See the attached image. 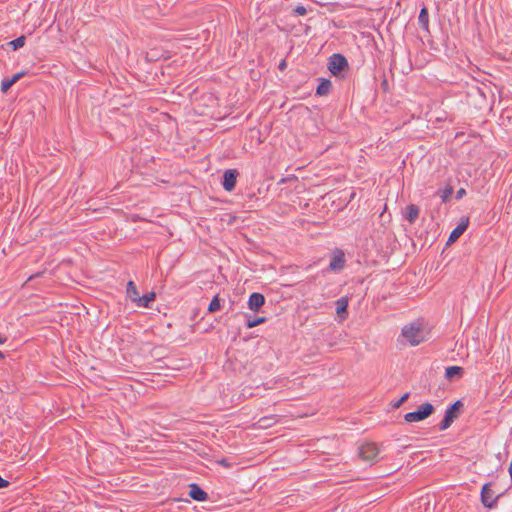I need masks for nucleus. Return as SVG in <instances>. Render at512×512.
<instances>
[{"instance_id": "1", "label": "nucleus", "mask_w": 512, "mask_h": 512, "mask_svg": "<svg viewBox=\"0 0 512 512\" xmlns=\"http://www.w3.org/2000/svg\"><path fill=\"white\" fill-rule=\"evenodd\" d=\"M401 334L413 346L420 344L425 339L423 327L418 322L405 325Z\"/></svg>"}, {"instance_id": "2", "label": "nucleus", "mask_w": 512, "mask_h": 512, "mask_svg": "<svg viewBox=\"0 0 512 512\" xmlns=\"http://www.w3.org/2000/svg\"><path fill=\"white\" fill-rule=\"evenodd\" d=\"M348 69L347 59L339 53L331 55L328 59V70L333 76H339L343 70Z\"/></svg>"}, {"instance_id": "3", "label": "nucleus", "mask_w": 512, "mask_h": 512, "mask_svg": "<svg viewBox=\"0 0 512 512\" xmlns=\"http://www.w3.org/2000/svg\"><path fill=\"white\" fill-rule=\"evenodd\" d=\"M434 411V407L430 403H424L419 406L417 411L409 412L405 414V421L412 423L422 421L425 418L429 417Z\"/></svg>"}, {"instance_id": "4", "label": "nucleus", "mask_w": 512, "mask_h": 512, "mask_svg": "<svg viewBox=\"0 0 512 512\" xmlns=\"http://www.w3.org/2000/svg\"><path fill=\"white\" fill-rule=\"evenodd\" d=\"M460 407H462L461 401H456L446 410L445 416L439 424L440 430H446L451 426L453 421L458 417V411Z\"/></svg>"}, {"instance_id": "5", "label": "nucleus", "mask_w": 512, "mask_h": 512, "mask_svg": "<svg viewBox=\"0 0 512 512\" xmlns=\"http://www.w3.org/2000/svg\"><path fill=\"white\" fill-rule=\"evenodd\" d=\"M379 453V448L375 443H365L359 448V456L362 460L372 461Z\"/></svg>"}, {"instance_id": "6", "label": "nucleus", "mask_w": 512, "mask_h": 512, "mask_svg": "<svg viewBox=\"0 0 512 512\" xmlns=\"http://www.w3.org/2000/svg\"><path fill=\"white\" fill-rule=\"evenodd\" d=\"M481 502L487 508L494 507L497 502V497H494V493L490 483H486L482 487Z\"/></svg>"}, {"instance_id": "7", "label": "nucleus", "mask_w": 512, "mask_h": 512, "mask_svg": "<svg viewBox=\"0 0 512 512\" xmlns=\"http://www.w3.org/2000/svg\"><path fill=\"white\" fill-rule=\"evenodd\" d=\"M238 171L236 169H228L223 174V188L230 192L234 190L237 182Z\"/></svg>"}, {"instance_id": "8", "label": "nucleus", "mask_w": 512, "mask_h": 512, "mask_svg": "<svg viewBox=\"0 0 512 512\" xmlns=\"http://www.w3.org/2000/svg\"><path fill=\"white\" fill-rule=\"evenodd\" d=\"M345 266V254L341 249H336L333 252V256L331 258L329 268L332 271H340Z\"/></svg>"}, {"instance_id": "9", "label": "nucleus", "mask_w": 512, "mask_h": 512, "mask_svg": "<svg viewBox=\"0 0 512 512\" xmlns=\"http://www.w3.org/2000/svg\"><path fill=\"white\" fill-rule=\"evenodd\" d=\"M468 225H469V218L463 217L461 219L460 223L458 224V226L452 230V232L449 236V239H448V243H453L458 238H460V236L466 231Z\"/></svg>"}, {"instance_id": "10", "label": "nucleus", "mask_w": 512, "mask_h": 512, "mask_svg": "<svg viewBox=\"0 0 512 512\" xmlns=\"http://www.w3.org/2000/svg\"><path fill=\"white\" fill-rule=\"evenodd\" d=\"M348 303L349 299L346 296L341 297L336 301V314L339 317L340 321H343L348 317Z\"/></svg>"}, {"instance_id": "11", "label": "nucleus", "mask_w": 512, "mask_h": 512, "mask_svg": "<svg viewBox=\"0 0 512 512\" xmlns=\"http://www.w3.org/2000/svg\"><path fill=\"white\" fill-rule=\"evenodd\" d=\"M278 421L279 420L277 415L264 416L260 418L255 424H253V427L259 429H267L278 423Z\"/></svg>"}, {"instance_id": "12", "label": "nucleus", "mask_w": 512, "mask_h": 512, "mask_svg": "<svg viewBox=\"0 0 512 512\" xmlns=\"http://www.w3.org/2000/svg\"><path fill=\"white\" fill-rule=\"evenodd\" d=\"M265 302V298L261 293H252L248 300V306L252 311H258Z\"/></svg>"}, {"instance_id": "13", "label": "nucleus", "mask_w": 512, "mask_h": 512, "mask_svg": "<svg viewBox=\"0 0 512 512\" xmlns=\"http://www.w3.org/2000/svg\"><path fill=\"white\" fill-rule=\"evenodd\" d=\"M189 491V496L196 501H206L208 499V494L200 488L197 484H191Z\"/></svg>"}, {"instance_id": "14", "label": "nucleus", "mask_w": 512, "mask_h": 512, "mask_svg": "<svg viewBox=\"0 0 512 512\" xmlns=\"http://www.w3.org/2000/svg\"><path fill=\"white\" fill-rule=\"evenodd\" d=\"M419 213H420L419 207L415 204H410L406 207V212H405L404 217L410 224H413L416 221V219L419 217Z\"/></svg>"}, {"instance_id": "15", "label": "nucleus", "mask_w": 512, "mask_h": 512, "mask_svg": "<svg viewBox=\"0 0 512 512\" xmlns=\"http://www.w3.org/2000/svg\"><path fill=\"white\" fill-rule=\"evenodd\" d=\"M463 374H464V369L460 366H450V367H447L446 371H445V377H446V379H448L450 381H452L455 378H457V379L462 378Z\"/></svg>"}, {"instance_id": "16", "label": "nucleus", "mask_w": 512, "mask_h": 512, "mask_svg": "<svg viewBox=\"0 0 512 512\" xmlns=\"http://www.w3.org/2000/svg\"><path fill=\"white\" fill-rule=\"evenodd\" d=\"M155 298H156V293L151 291V292L144 294L142 297L139 296L135 303L139 307L149 308L150 303L153 302L155 300Z\"/></svg>"}, {"instance_id": "17", "label": "nucleus", "mask_w": 512, "mask_h": 512, "mask_svg": "<svg viewBox=\"0 0 512 512\" xmlns=\"http://www.w3.org/2000/svg\"><path fill=\"white\" fill-rule=\"evenodd\" d=\"M332 84L331 81L326 78H321L316 89V95L325 96L329 94Z\"/></svg>"}, {"instance_id": "18", "label": "nucleus", "mask_w": 512, "mask_h": 512, "mask_svg": "<svg viewBox=\"0 0 512 512\" xmlns=\"http://www.w3.org/2000/svg\"><path fill=\"white\" fill-rule=\"evenodd\" d=\"M127 295L134 303L139 297L138 289L133 281L127 283Z\"/></svg>"}, {"instance_id": "19", "label": "nucleus", "mask_w": 512, "mask_h": 512, "mask_svg": "<svg viewBox=\"0 0 512 512\" xmlns=\"http://www.w3.org/2000/svg\"><path fill=\"white\" fill-rule=\"evenodd\" d=\"M419 23L421 24V26L424 28V29H428V25H429V14H428V10L426 7H423L421 10H420V13H419Z\"/></svg>"}, {"instance_id": "20", "label": "nucleus", "mask_w": 512, "mask_h": 512, "mask_svg": "<svg viewBox=\"0 0 512 512\" xmlns=\"http://www.w3.org/2000/svg\"><path fill=\"white\" fill-rule=\"evenodd\" d=\"M220 308H221L220 299H219V296L216 295V296H214V298L210 302V304L208 306V311L210 313H213V312H216V311L220 310Z\"/></svg>"}, {"instance_id": "21", "label": "nucleus", "mask_w": 512, "mask_h": 512, "mask_svg": "<svg viewBox=\"0 0 512 512\" xmlns=\"http://www.w3.org/2000/svg\"><path fill=\"white\" fill-rule=\"evenodd\" d=\"M265 321H266L265 317H258L255 319L249 318L246 322V326H247V328H253V327H256V326L264 323Z\"/></svg>"}, {"instance_id": "22", "label": "nucleus", "mask_w": 512, "mask_h": 512, "mask_svg": "<svg viewBox=\"0 0 512 512\" xmlns=\"http://www.w3.org/2000/svg\"><path fill=\"white\" fill-rule=\"evenodd\" d=\"M25 44V37L20 36L10 42V45H12L13 49L17 50L21 47H23Z\"/></svg>"}, {"instance_id": "23", "label": "nucleus", "mask_w": 512, "mask_h": 512, "mask_svg": "<svg viewBox=\"0 0 512 512\" xmlns=\"http://www.w3.org/2000/svg\"><path fill=\"white\" fill-rule=\"evenodd\" d=\"M13 83L9 78L3 79L1 82V91L6 93L11 87Z\"/></svg>"}, {"instance_id": "24", "label": "nucleus", "mask_w": 512, "mask_h": 512, "mask_svg": "<svg viewBox=\"0 0 512 512\" xmlns=\"http://www.w3.org/2000/svg\"><path fill=\"white\" fill-rule=\"evenodd\" d=\"M294 13L299 16H304L307 14V9L302 5H298L294 8Z\"/></svg>"}, {"instance_id": "25", "label": "nucleus", "mask_w": 512, "mask_h": 512, "mask_svg": "<svg viewBox=\"0 0 512 512\" xmlns=\"http://www.w3.org/2000/svg\"><path fill=\"white\" fill-rule=\"evenodd\" d=\"M453 193V188L451 186L447 187L445 190H443V193L441 195L442 200L446 201Z\"/></svg>"}, {"instance_id": "26", "label": "nucleus", "mask_w": 512, "mask_h": 512, "mask_svg": "<svg viewBox=\"0 0 512 512\" xmlns=\"http://www.w3.org/2000/svg\"><path fill=\"white\" fill-rule=\"evenodd\" d=\"M409 398V393H405L397 402L393 404V407H400Z\"/></svg>"}, {"instance_id": "27", "label": "nucleus", "mask_w": 512, "mask_h": 512, "mask_svg": "<svg viewBox=\"0 0 512 512\" xmlns=\"http://www.w3.org/2000/svg\"><path fill=\"white\" fill-rule=\"evenodd\" d=\"M26 71H21L19 73H16L15 75H13L12 78H10V80L12 81L13 85L18 81L20 80L23 76L26 75Z\"/></svg>"}, {"instance_id": "28", "label": "nucleus", "mask_w": 512, "mask_h": 512, "mask_svg": "<svg viewBox=\"0 0 512 512\" xmlns=\"http://www.w3.org/2000/svg\"><path fill=\"white\" fill-rule=\"evenodd\" d=\"M286 67H287V63H286V61H285V60H282V61L279 63V65H278V69H279V70H281V71L285 70V69H286Z\"/></svg>"}, {"instance_id": "29", "label": "nucleus", "mask_w": 512, "mask_h": 512, "mask_svg": "<svg viewBox=\"0 0 512 512\" xmlns=\"http://www.w3.org/2000/svg\"><path fill=\"white\" fill-rule=\"evenodd\" d=\"M42 273L41 272H38L36 274H33L31 276L28 277L27 281H31L32 279L36 278V277H39Z\"/></svg>"}, {"instance_id": "30", "label": "nucleus", "mask_w": 512, "mask_h": 512, "mask_svg": "<svg viewBox=\"0 0 512 512\" xmlns=\"http://www.w3.org/2000/svg\"><path fill=\"white\" fill-rule=\"evenodd\" d=\"M464 194H465V190L464 189H460V190L457 191V197L458 198H461Z\"/></svg>"}, {"instance_id": "31", "label": "nucleus", "mask_w": 512, "mask_h": 512, "mask_svg": "<svg viewBox=\"0 0 512 512\" xmlns=\"http://www.w3.org/2000/svg\"><path fill=\"white\" fill-rule=\"evenodd\" d=\"M6 341L5 338H0V344L4 343Z\"/></svg>"}, {"instance_id": "32", "label": "nucleus", "mask_w": 512, "mask_h": 512, "mask_svg": "<svg viewBox=\"0 0 512 512\" xmlns=\"http://www.w3.org/2000/svg\"><path fill=\"white\" fill-rule=\"evenodd\" d=\"M4 357H5V356H4L3 352H2V351H0V358H4Z\"/></svg>"}]
</instances>
